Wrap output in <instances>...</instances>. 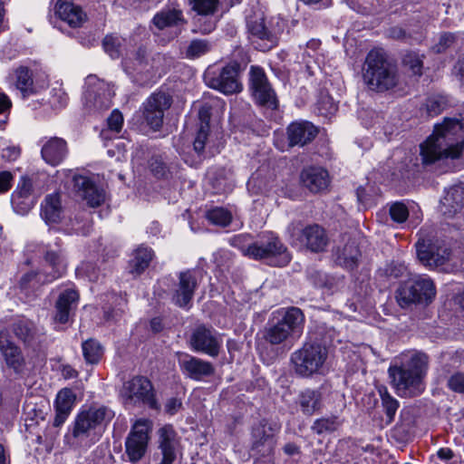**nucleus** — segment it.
Listing matches in <instances>:
<instances>
[{"label": "nucleus", "instance_id": "f257e3e1", "mask_svg": "<svg viewBox=\"0 0 464 464\" xmlns=\"http://www.w3.org/2000/svg\"><path fill=\"white\" fill-rule=\"evenodd\" d=\"M464 148V119L445 118L420 144L422 167L428 171H448V160L460 157Z\"/></svg>", "mask_w": 464, "mask_h": 464}, {"label": "nucleus", "instance_id": "f03ea898", "mask_svg": "<svg viewBox=\"0 0 464 464\" xmlns=\"http://www.w3.org/2000/svg\"><path fill=\"white\" fill-rule=\"evenodd\" d=\"M334 328L320 327L314 340L305 342L303 346L291 354L295 372L301 377H310L318 373L328 357L327 346L334 340Z\"/></svg>", "mask_w": 464, "mask_h": 464}, {"label": "nucleus", "instance_id": "7ed1b4c3", "mask_svg": "<svg viewBox=\"0 0 464 464\" xmlns=\"http://www.w3.org/2000/svg\"><path fill=\"white\" fill-rule=\"evenodd\" d=\"M428 369V356L425 353H415L401 365L389 368L392 384L401 397H416L420 395L425 385L423 378Z\"/></svg>", "mask_w": 464, "mask_h": 464}, {"label": "nucleus", "instance_id": "20e7f679", "mask_svg": "<svg viewBox=\"0 0 464 464\" xmlns=\"http://www.w3.org/2000/svg\"><path fill=\"white\" fill-rule=\"evenodd\" d=\"M362 73L368 89L377 92L389 91L399 82L397 67L382 49L375 48L367 53Z\"/></svg>", "mask_w": 464, "mask_h": 464}, {"label": "nucleus", "instance_id": "39448f33", "mask_svg": "<svg viewBox=\"0 0 464 464\" xmlns=\"http://www.w3.org/2000/svg\"><path fill=\"white\" fill-rule=\"evenodd\" d=\"M249 238L247 235H237L231 239V245L238 247L244 256L256 260H266L274 266H285L291 261V255L282 241L273 234L263 237L261 239L245 245Z\"/></svg>", "mask_w": 464, "mask_h": 464}, {"label": "nucleus", "instance_id": "423d86ee", "mask_svg": "<svg viewBox=\"0 0 464 464\" xmlns=\"http://www.w3.org/2000/svg\"><path fill=\"white\" fill-rule=\"evenodd\" d=\"M263 330V339L271 345L285 343L299 338L304 330V315L295 306L282 308L276 312Z\"/></svg>", "mask_w": 464, "mask_h": 464}, {"label": "nucleus", "instance_id": "0eeeda50", "mask_svg": "<svg viewBox=\"0 0 464 464\" xmlns=\"http://www.w3.org/2000/svg\"><path fill=\"white\" fill-rule=\"evenodd\" d=\"M111 418V411L103 406L82 410L74 420L72 435L80 441L93 444L102 436L105 422Z\"/></svg>", "mask_w": 464, "mask_h": 464}, {"label": "nucleus", "instance_id": "6e6552de", "mask_svg": "<svg viewBox=\"0 0 464 464\" xmlns=\"http://www.w3.org/2000/svg\"><path fill=\"white\" fill-rule=\"evenodd\" d=\"M436 295V288L429 277L417 276L402 283L396 292V299L401 308L413 304L428 305Z\"/></svg>", "mask_w": 464, "mask_h": 464}, {"label": "nucleus", "instance_id": "1a4fd4ad", "mask_svg": "<svg viewBox=\"0 0 464 464\" xmlns=\"http://www.w3.org/2000/svg\"><path fill=\"white\" fill-rule=\"evenodd\" d=\"M238 75V63H228L225 66L210 65L204 72V81L208 87L229 95L242 90Z\"/></svg>", "mask_w": 464, "mask_h": 464}, {"label": "nucleus", "instance_id": "9d476101", "mask_svg": "<svg viewBox=\"0 0 464 464\" xmlns=\"http://www.w3.org/2000/svg\"><path fill=\"white\" fill-rule=\"evenodd\" d=\"M121 396L126 405L144 404L152 410H160L151 382L143 376H134L125 382Z\"/></svg>", "mask_w": 464, "mask_h": 464}, {"label": "nucleus", "instance_id": "9b49d317", "mask_svg": "<svg viewBox=\"0 0 464 464\" xmlns=\"http://www.w3.org/2000/svg\"><path fill=\"white\" fill-rule=\"evenodd\" d=\"M440 211L446 218H454L451 226L464 239V182L456 184L446 190L440 200Z\"/></svg>", "mask_w": 464, "mask_h": 464}, {"label": "nucleus", "instance_id": "f8f14e48", "mask_svg": "<svg viewBox=\"0 0 464 464\" xmlns=\"http://www.w3.org/2000/svg\"><path fill=\"white\" fill-rule=\"evenodd\" d=\"M152 422L147 419H140L132 425L125 441V451L131 463L140 460L148 450Z\"/></svg>", "mask_w": 464, "mask_h": 464}, {"label": "nucleus", "instance_id": "ddd939ff", "mask_svg": "<svg viewBox=\"0 0 464 464\" xmlns=\"http://www.w3.org/2000/svg\"><path fill=\"white\" fill-rule=\"evenodd\" d=\"M249 89L255 102L259 106L272 111L278 108V99L276 92L261 67L251 66L249 72Z\"/></svg>", "mask_w": 464, "mask_h": 464}, {"label": "nucleus", "instance_id": "4468645a", "mask_svg": "<svg viewBox=\"0 0 464 464\" xmlns=\"http://www.w3.org/2000/svg\"><path fill=\"white\" fill-rule=\"evenodd\" d=\"M43 260L49 269V271L44 270V281L53 282L66 274L68 260L60 239H57L53 245L45 246L43 251Z\"/></svg>", "mask_w": 464, "mask_h": 464}, {"label": "nucleus", "instance_id": "2eb2a0df", "mask_svg": "<svg viewBox=\"0 0 464 464\" xmlns=\"http://www.w3.org/2000/svg\"><path fill=\"white\" fill-rule=\"evenodd\" d=\"M280 425L267 419H262L252 428V450L262 456L270 455L276 446L275 436Z\"/></svg>", "mask_w": 464, "mask_h": 464}, {"label": "nucleus", "instance_id": "dca6fc26", "mask_svg": "<svg viewBox=\"0 0 464 464\" xmlns=\"http://www.w3.org/2000/svg\"><path fill=\"white\" fill-rule=\"evenodd\" d=\"M198 278L194 270H186L178 274V282L170 290L171 302L180 307L188 308L198 288Z\"/></svg>", "mask_w": 464, "mask_h": 464}, {"label": "nucleus", "instance_id": "f3484780", "mask_svg": "<svg viewBox=\"0 0 464 464\" xmlns=\"http://www.w3.org/2000/svg\"><path fill=\"white\" fill-rule=\"evenodd\" d=\"M171 97L162 92L152 93L143 103V117L146 123L159 130L163 124L164 113L170 107Z\"/></svg>", "mask_w": 464, "mask_h": 464}, {"label": "nucleus", "instance_id": "a211bd4d", "mask_svg": "<svg viewBox=\"0 0 464 464\" xmlns=\"http://www.w3.org/2000/svg\"><path fill=\"white\" fill-rule=\"evenodd\" d=\"M189 343L194 351L217 357L222 346V339L213 328L198 325L192 332Z\"/></svg>", "mask_w": 464, "mask_h": 464}, {"label": "nucleus", "instance_id": "6ab92c4d", "mask_svg": "<svg viewBox=\"0 0 464 464\" xmlns=\"http://www.w3.org/2000/svg\"><path fill=\"white\" fill-rule=\"evenodd\" d=\"M158 449L161 455L159 464H173L181 455V445L177 432L171 425H165L158 430Z\"/></svg>", "mask_w": 464, "mask_h": 464}, {"label": "nucleus", "instance_id": "aec40b11", "mask_svg": "<svg viewBox=\"0 0 464 464\" xmlns=\"http://www.w3.org/2000/svg\"><path fill=\"white\" fill-rule=\"evenodd\" d=\"M417 256L420 263L429 267L443 266L450 256V249L430 243V240L420 238L416 244Z\"/></svg>", "mask_w": 464, "mask_h": 464}, {"label": "nucleus", "instance_id": "412c9836", "mask_svg": "<svg viewBox=\"0 0 464 464\" xmlns=\"http://www.w3.org/2000/svg\"><path fill=\"white\" fill-rule=\"evenodd\" d=\"M73 187L78 194L87 205L92 208H97L105 201V191L96 185L90 178L76 175L73 177Z\"/></svg>", "mask_w": 464, "mask_h": 464}, {"label": "nucleus", "instance_id": "4be33fe9", "mask_svg": "<svg viewBox=\"0 0 464 464\" xmlns=\"http://www.w3.org/2000/svg\"><path fill=\"white\" fill-rule=\"evenodd\" d=\"M35 202L32 179L22 177L16 188L12 193L11 203L13 208L16 213L25 215L33 208Z\"/></svg>", "mask_w": 464, "mask_h": 464}, {"label": "nucleus", "instance_id": "5701e85b", "mask_svg": "<svg viewBox=\"0 0 464 464\" xmlns=\"http://www.w3.org/2000/svg\"><path fill=\"white\" fill-rule=\"evenodd\" d=\"M361 251L354 239L343 237L342 244L336 246L333 251L334 260L336 265L347 269H355L361 258Z\"/></svg>", "mask_w": 464, "mask_h": 464}, {"label": "nucleus", "instance_id": "b1692460", "mask_svg": "<svg viewBox=\"0 0 464 464\" xmlns=\"http://www.w3.org/2000/svg\"><path fill=\"white\" fill-rule=\"evenodd\" d=\"M318 132V128L310 121H294L286 129L288 145L289 147H304L312 142Z\"/></svg>", "mask_w": 464, "mask_h": 464}, {"label": "nucleus", "instance_id": "393cba45", "mask_svg": "<svg viewBox=\"0 0 464 464\" xmlns=\"http://www.w3.org/2000/svg\"><path fill=\"white\" fill-rule=\"evenodd\" d=\"M79 301V294L72 288L60 293L54 305L53 321L64 324L69 322Z\"/></svg>", "mask_w": 464, "mask_h": 464}, {"label": "nucleus", "instance_id": "a878e982", "mask_svg": "<svg viewBox=\"0 0 464 464\" xmlns=\"http://www.w3.org/2000/svg\"><path fill=\"white\" fill-rule=\"evenodd\" d=\"M299 240L303 246L314 253L324 251L329 243L326 231L317 224L304 227L301 231Z\"/></svg>", "mask_w": 464, "mask_h": 464}, {"label": "nucleus", "instance_id": "bb28decb", "mask_svg": "<svg viewBox=\"0 0 464 464\" xmlns=\"http://www.w3.org/2000/svg\"><path fill=\"white\" fill-rule=\"evenodd\" d=\"M179 366L188 378L195 381H201L215 372V368L211 362L189 354H185L179 360Z\"/></svg>", "mask_w": 464, "mask_h": 464}, {"label": "nucleus", "instance_id": "cd10ccee", "mask_svg": "<svg viewBox=\"0 0 464 464\" xmlns=\"http://www.w3.org/2000/svg\"><path fill=\"white\" fill-rule=\"evenodd\" d=\"M68 153L69 149L66 140L59 137L48 139L43 144L41 150L43 160L53 167L61 164L66 159Z\"/></svg>", "mask_w": 464, "mask_h": 464}, {"label": "nucleus", "instance_id": "c85d7f7f", "mask_svg": "<svg viewBox=\"0 0 464 464\" xmlns=\"http://www.w3.org/2000/svg\"><path fill=\"white\" fill-rule=\"evenodd\" d=\"M115 92L113 86L102 81L97 80L93 87H89L85 92L87 102L96 110H107L111 106V99Z\"/></svg>", "mask_w": 464, "mask_h": 464}, {"label": "nucleus", "instance_id": "c756f323", "mask_svg": "<svg viewBox=\"0 0 464 464\" xmlns=\"http://www.w3.org/2000/svg\"><path fill=\"white\" fill-rule=\"evenodd\" d=\"M152 22L160 30L166 28L174 29L172 37L178 36L181 32V28L186 24L182 11L175 8L161 10L154 15Z\"/></svg>", "mask_w": 464, "mask_h": 464}, {"label": "nucleus", "instance_id": "7c9ffc66", "mask_svg": "<svg viewBox=\"0 0 464 464\" xmlns=\"http://www.w3.org/2000/svg\"><path fill=\"white\" fill-rule=\"evenodd\" d=\"M0 352L8 367L15 372L23 370L24 357L19 347L9 339L7 331H0Z\"/></svg>", "mask_w": 464, "mask_h": 464}, {"label": "nucleus", "instance_id": "2f4dec72", "mask_svg": "<svg viewBox=\"0 0 464 464\" xmlns=\"http://www.w3.org/2000/svg\"><path fill=\"white\" fill-rule=\"evenodd\" d=\"M300 180L304 187L313 193H318L325 189L329 185V174L326 169L319 167L304 169L300 175Z\"/></svg>", "mask_w": 464, "mask_h": 464}, {"label": "nucleus", "instance_id": "473e14b6", "mask_svg": "<svg viewBox=\"0 0 464 464\" xmlns=\"http://www.w3.org/2000/svg\"><path fill=\"white\" fill-rule=\"evenodd\" d=\"M75 400L74 392L69 388H63L57 393L54 403L55 417L53 423L54 427H61L65 422L73 408Z\"/></svg>", "mask_w": 464, "mask_h": 464}, {"label": "nucleus", "instance_id": "72a5a7b5", "mask_svg": "<svg viewBox=\"0 0 464 464\" xmlns=\"http://www.w3.org/2000/svg\"><path fill=\"white\" fill-rule=\"evenodd\" d=\"M15 337L24 345L33 347L39 342V334L35 324L26 319L20 318L12 324Z\"/></svg>", "mask_w": 464, "mask_h": 464}, {"label": "nucleus", "instance_id": "f704fd0d", "mask_svg": "<svg viewBox=\"0 0 464 464\" xmlns=\"http://www.w3.org/2000/svg\"><path fill=\"white\" fill-rule=\"evenodd\" d=\"M63 208L58 193L47 195L41 204V217L47 224H57L62 218Z\"/></svg>", "mask_w": 464, "mask_h": 464}, {"label": "nucleus", "instance_id": "c9c22d12", "mask_svg": "<svg viewBox=\"0 0 464 464\" xmlns=\"http://www.w3.org/2000/svg\"><path fill=\"white\" fill-rule=\"evenodd\" d=\"M55 12L63 21L72 27L80 26L85 19V14L82 8L70 2H57Z\"/></svg>", "mask_w": 464, "mask_h": 464}, {"label": "nucleus", "instance_id": "e433bc0d", "mask_svg": "<svg viewBox=\"0 0 464 464\" xmlns=\"http://www.w3.org/2000/svg\"><path fill=\"white\" fill-rule=\"evenodd\" d=\"M153 256L154 253L150 247L139 246L129 262L130 273L135 276L141 275L149 267Z\"/></svg>", "mask_w": 464, "mask_h": 464}, {"label": "nucleus", "instance_id": "4c0bfd02", "mask_svg": "<svg viewBox=\"0 0 464 464\" xmlns=\"http://www.w3.org/2000/svg\"><path fill=\"white\" fill-rule=\"evenodd\" d=\"M298 401L302 412L311 416L322 408V393L318 390L306 389L300 393Z\"/></svg>", "mask_w": 464, "mask_h": 464}, {"label": "nucleus", "instance_id": "58836bf2", "mask_svg": "<svg viewBox=\"0 0 464 464\" xmlns=\"http://www.w3.org/2000/svg\"><path fill=\"white\" fill-rule=\"evenodd\" d=\"M200 126L197 131V135L193 141V149L198 155H202L205 150L206 142L208 137L209 125L208 120L209 115L205 108L199 111Z\"/></svg>", "mask_w": 464, "mask_h": 464}, {"label": "nucleus", "instance_id": "ea45409f", "mask_svg": "<svg viewBox=\"0 0 464 464\" xmlns=\"http://www.w3.org/2000/svg\"><path fill=\"white\" fill-rule=\"evenodd\" d=\"M82 350L84 361L89 364H97L101 361L104 352L101 343L93 338L82 342Z\"/></svg>", "mask_w": 464, "mask_h": 464}, {"label": "nucleus", "instance_id": "a19ab883", "mask_svg": "<svg viewBox=\"0 0 464 464\" xmlns=\"http://www.w3.org/2000/svg\"><path fill=\"white\" fill-rule=\"evenodd\" d=\"M378 392L382 401V407L386 416V422L390 424L394 420L400 403L389 393L386 387L381 386Z\"/></svg>", "mask_w": 464, "mask_h": 464}, {"label": "nucleus", "instance_id": "79ce46f5", "mask_svg": "<svg viewBox=\"0 0 464 464\" xmlns=\"http://www.w3.org/2000/svg\"><path fill=\"white\" fill-rule=\"evenodd\" d=\"M246 27L248 32L261 40L271 41L272 34L265 25L264 18L261 14L255 16H246Z\"/></svg>", "mask_w": 464, "mask_h": 464}, {"label": "nucleus", "instance_id": "37998d69", "mask_svg": "<svg viewBox=\"0 0 464 464\" xmlns=\"http://www.w3.org/2000/svg\"><path fill=\"white\" fill-rule=\"evenodd\" d=\"M211 49L212 44L209 41L206 39H193L186 48L185 56L191 60L197 59L209 53Z\"/></svg>", "mask_w": 464, "mask_h": 464}, {"label": "nucleus", "instance_id": "c03bdc74", "mask_svg": "<svg viewBox=\"0 0 464 464\" xmlns=\"http://www.w3.org/2000/svg\"><path fill=\"white\" fill-rule=\"evenodd\" d=\"M422 57L418 53L409 52L402 58V64L412 75L420 76L423 67Z\"/></svg>", "mask_w": 464, "mask_h": 464}, {"label": "nucleus", "instance_id": "a18cd8bd", "mask_svg": "<svg viewBox=\"0 0 464 464\" xmlns=\"http://www.w3.org/2000/svg\"><path fill=\"white\" fill-rule=\"evenodd\" d=\"M44 269L39 272L31 271L24 274L20 279V287L24 290L34 289L49 282L44 281Z\"/></svg>", "mask_w": 464, "mask_h": 464}, {"label": "nucleus", "instance_id": "49530a36", "mask_svg": "<svg viewBox=\"0 0 464 464\" xmlns=\"http://www.w3.org/2000/svg\"><path fill=\"white\" fill-rule=\"evenodd\" d=\"M149 169L157 179H168L170 174L169 168L160 155H153L149 160Z\"/></svg>", "mask_w": 464, "mask_h": 464}, {"label": "nucleus", "instance_id": "de8ad7c7", "mask_svg": "<svg viewBox=\"0 0 464 464\" xmlns=\"http://www.w3.org/2000/svg\"><path fill=\"white\" fill-rule=\"evenodd\" d=\"M340 422L336 416H331L327 418L317 419L312 425V430L317 434H323L324 432H331L335 430Z\"/></svg>", "mask_w": 464, "mask_h": 464}, {"label": "nucleus", "instance_id": "09e8293b", "mask_svg": "<svg viewBox=\"0 0 464 464\" xmlns=\"http://www.w3.org/2000/svg\"><path fill=\"white\" fill-rule=\"evenodd\" d=\"M121 42L122 39L115 35H106L102 41V46L105 51L112 59H118L121 55Z\"/></svg>", "mask_w": 464, "mask_h": 464}, {"label": "nucleus", "instance_id": "8fccbe9b", "mask_svg": "<svg viewBox=\"0 0 464 464\" xmlns=\"http://www.w3.org/2000/svg\"><path fill=\"white\" fill-rule=\"evenodd\" d=\"M207 218L211 223L221 227H227L232 219L230 212L223 208H215L208 210Z\"/></svg>", "mask_w": 464, "mask_h": 464}, {"label": "nucleus", "instance_id": "3c124183", "mask_svg": "<svg viewBox=\"0 0 464 464\" xmlns=\"http://www.w3.org/2000/svg\"><path fill=\"white\" fill-rule=\"evenodd\" d=\"M124 66L127 70H131L132 72H142L146 70L147 66V56L145 50L140 48L135 53V57L133 60H125Z\"/></svg>", "mask_w": 464, "mask_h": 464}, {"label": "nucleus", "instance_id": "603ef678", "mask_svg": "<svg viewBox=\"0 0 464 464\" xmlns=\"http://www.w3.org/2000/svg\"><path fill=\"white\" fill-rule=\"evenodd\" d=\"M316 109L320 115L331 117L337 111V105L332 97L327 94H322L317 101Z\"/></svg>", "mask_w": 464, "mask_h": 464}, {"label": "nucleus", "instance_id": "864d4df0", "mask_svg": "<svg viewBox=\"0 0 464 464\" xmlns=\"http://www.w3.org/2000/svg\"><path fill=\"white\" fill-rule=\"evenodd\" d=\"M189 3L198 14L208 15L217 10L218 0H189Z\"/></svg>", "mask_w": 464, "mask_h": 464}, {"label": "nucleus", "instance_id": "5fc2aeb1", "mask_svg": "<svg viewBox=\"0 0 464 464\" xmlns=\"http://www.w3.org/2000/svg\"><path fill=\"white\" fill-rule=\"evenodd\" d=\"M16 87L22 92H27L33 85V79L30 71L27 68L20 67L15 72Z\"/></svg>", "mask_w": 464, "mask_h": 464}, {"label": "nucleus", "instance_id": "6e6d98bb", "mask_svg": "<svg viewBox=\"0 0 464 464\" xmlns=\"http://www.w3.org/2000/svg\"><path fill=\"white\" fill-rule=\"evenodd\" d=\"M447 106V101L442 96H431L426 100V109L430 116L440 114Z\"/></svg>", "mask_w": 464, "mask_h": 464}, {"label": "nucleus", "instance_id": "4d7b16f0", "mask_svg": "<svg viewBox=\"0 0 464 464\" xmlns=\"http://www.w3.org/2000/svg\"><path fill=\"white\" fill-rule=\"evenodd\" d=\"M406 266L403 264L397 262H391L387 264L383 268L379 269L381 276L388 278H399L404 275Z\"/></svg>", "mask_w": 464, "mask_h": 464}, {"label": "nucleus", "instance_id": "13d9d810", "mask_svg": "<svg viewBox=\"0 0 464 464\" xmlns=\"http://www.w3.org/2000/svg\"><path fill=\"white\" fill-rule=\"evenodd\" d=\"M390 216L394 222L403 223L409 217V209L403 202H394L390 207Z\"/></svg>", "mask_w": 464, "mask_h": 464}, {"label": "nucleus", "instance_id": "bf43d9fd", "mask_svg": "<svg viewBox=\"0 0 464 464\" xmlns=\"http://www.w3.org/2000/svg\"><path fill=\"white\" fill-rule=\"evenodd\" d=\"M448 387L455 392L464 393V372H456L448 380Z\"/></svg>", "mask_w": 464, "mask_h": 464}, {"label": "nucleus", "instance_id": "052dcab7", "mask_svg": "<svg viewBox=\"0 0 464 464\" xmlns=\"http://www.w3.org/2000/svg\"><path fill=\"white\" fill-rule=\"evenodd\" d=\"M122 114L119 111L114 110L108 118V126L110 130L119 132L122 127Z\"/></svg>", "mask_w": 464, "mask_h": 464}, {"label": "nucleus", "instance_id": "680f3d73", "mask_svg": "<svg viewBox=\"0 0 464 464\" xmlns=\"http://www.w3.org/2000/svg\"><path fill=\"white\" fill-rule=\"evenodd\" d=\"M182 408V401L180 399L171 397L168 399L164 405V411L169 415H175Z\"/></svg>", "mask_w": 464, "mask_h": 464}, {"label": "nucleus", "instance_id": "e2e57ef3", "mask_svg": "<svg viewBox=\"0 0 464 464\" xmlns=\"http://www.w3.org/2000/svg\"><path fill=\"white\" fill-rule=\"evenodd\" d=\"M13 179L14 176L10 171L0 172V193H5L11 188Z\"/></svg>", "mask_w": 464, "mask_h": 464}, {"label": "nucleus", "instance_id": "0e129e2a", "mask_svg": "<svg viewBox=\"0 0 464 464\" xmlns=\"http://www.w3.org/2000/svg\"><path fill=\"white\" fill-rule=\"evenodd\" d=\"M387 36L393 40L407 41L409 35L406 31L400 26H392L387 30Z\"/></svg>", "mask_w": 464, "mask_h": 464}, {"label": "nucleus", "instance_id": "69168bd1", "mask_svg": "<svg viewBox=\"0 0 464 464\" xmlns=\"http://www.w3.org/2000/svg\"><path fill=\"white\" fill-rule=\"evenodd\" d=\"M455 40V37L452 34L445 33L440 37L438 52H442L447 47L450 46Z\"/></svg>", "mask_w": 464, "mask_h": 464}, {"label": "nucleus", "instance_id": "338daca9", "mask_svg": "<svg viewBox=\"0 0 464 464\" xmlns=\"http://www.w3.org/2000/svg\"><path fill=\"white\" fill-rule=\"evenodd\" d=\"M213 188L217 190L218 193H222L226 190L227 188V174L224 169H220V179H217V181H212Z\"/></svg>", "mask_w": 464, "mask_h": 464}, {"label": "nucleus", "instance_id": "774afa93", "mask_svg": "<svg viewBox=\"0 0 464 464\" xmlns=\"http://www.w3.org/2000/svg\"><path fill=\"white\" fill-rule=\"evenodd\" d=\"M20 155V150L15 147H7L2 150V157L7 160H15Z\"/></svg>", "mask_w": 464, "mask_h": 464}]
</instances>
